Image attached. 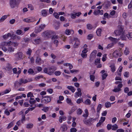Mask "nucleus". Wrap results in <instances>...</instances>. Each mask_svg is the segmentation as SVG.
Returning <instances> with one entry per match:
<instances>
[{"mask_svg":"<svg viewBox=\"0 0 132 132\" xmlns=\"http://www.w3.org/2000/svg\"><path fill=\"white\" fill-rule=\"evenodd\" d=\"M113 36H117L118 35L120 36V38H121L122 40L125 39L126 37L124 34L123 31V29L121 27L119 30H115L113 34Z\"/></svg>","mask_w":132,"mask_h":132,"instance_id":"1","label":"nucleus"},{"mask_svg":"<svg viewBox=\"0 0 132 132\" xmlns=\"http://www.w3.org/2000/svg\"><path fill=\"white\" fill-rule=\"evenodd\" d=\"M32 81V80L31 78L27 79H24L23 78H21L19 79V81H16L14 83V85L15 87H17L20 86L22 84H24L27 83L28 82L31 81Z\"/></svg>","mask_w":132,"mask_h":132,"instance_id":"2","label":"nucleus"},{"mask_svg":"<svg viewBox=\"0 0 132 132\" xmlns=\"http://www.w3.org/2000/svg\"><path fill=\"white\" fill-rule=\"evenodd\" d=\"M42 102L44 103L47 104L50 102L51 100V98L50 96H42Z\"/></svg>","mask_w":132,"mask_h":132,"instance_id":"3","label":"nucleus"},{"mask_svg":"<svg viewBox=\"0 0 132 132\" xmlns=\"http://www.w3.org/2000/svg\"><path fill=\"white\" fill-rule=\"evenodd\" d=\"M53 33V32L52 31H47L43 32L42 35L45 37H51Z\"/></svg>","mask_w":132,"mask_h":132,"instance_id":"4","label":"nucleus"},{"mask_svg":"<svg viewBox=\"0 0 132 132\" xmlns=\"http://www.w3.org/2000/svg\"><path fill=\"white\" fill-rule=\"evenodd\" d=\"M23 54L21 52H18L15 55V59L17 60L23 59Z\"/></svg>","mask_w":132,"mask_h":132,"instance_id":"5","label":"nucleus"},{"mask_svg":"<svg viewBox=\"0 0 132 132\" xmlns=\"http://www.w3.org/2000/svg\"><path fill=\"white\" fill-rule=\"evenodd\" d=\"M96 51L94 50L91 53L90 55L89 61L90 62H92L94 59L96 57Z\"/></svg>","mask_w":132,"mask_h":132,"instance_id":"6","label":"nucleus"},{"mask_svg":"<svg viewBox=\"0 0 132 132\" xmlns=\"http://www.w3.org/2000/svg\"><path fill=\"white\" fill-rule=\"evenodd\" d=\"M94 120H96V119H94L93 118H91L87 120H86V119H85L83 120V122L86 125H89L91 124V122L92 121Z\"/></svg>","mask_w":132,"mask_h":132,"instance_id":"7","label":"nucleus"},{"mask_svg":"<svg viewBox=\"0 0 132 132\" xmlns=\"http://www.w3.org/2000/svg\"><path fill=\"white\" fill-rule=\"evenodd\" d=\"M35 20V18L34 17H30L23 19V21L27 23L32 22Z\"/></svg>","mask_w":132,"mask_h":132,"instance_id":"8","label":"nucleus"},{"mask_svg":"<svg viewBox=\"0 0 132 132\" xmlns=\"http://www.w3.org/2000/svg\"><path fill=\"white\" fill-rule=\"evenodd\" d=\"M10 5L12 8H14L16 5V0H10Z\"/></svg>","mask_w":132,"mask_h":132,"instance_id":"9","label":"nucleus"},{"mask_svg":"<svg viewBox=\"0 0 132 132\" xmlns=\"http://www.w3.org/2000/svg\"><path fill=\"white\" fill-rule=\"evenodd\" d=\"M74 39L75 40L76 42L73 45V47L74 48H77L78 47L79 45V40L77 38H75Z\"/></svg>","mask_w":132,"mask_h":132,"instance_id":"10","label":"nucleus"},{"mask_svg":"<svg viewBox=\"0 0 132 132\" xmlns=\"http://www.w3.org/2000/svg\"><path fill=\"white\" fill-rule=\"evenodd\" d=\"M113 55L114 56L116 57H120L121 56V53L117 51H115L113 53Z\"/></svg>","mask_w":132,"mask_h":132,"instance_id":"11","label":"nucleus"},{"mask_svg":"<svg viewBox=\"0 0 132 132\" xmlns=\"http://www.w3.org/2000/svg\"><path fill=\"white\" fill-rule=\"evenodd\" d=\"M108 38L110 40L114 43H116L120 39L119 38H115L111 37H110Z\"/></svg>","mask_w":132,"mask_h":132,"instance_id":"12","label":"nucleus"},{"mask_svg":"<svg viewBox=\"0 0 132 132\" xmlns=\"http://www.w3.org/2000/svg\"><path fill=\"white\" fill-rule=\"evenodd\" d=\"M46 10L45 9L41 11V15L42 16L44 17H46L47 15V12Z\"/></svg>","mask_w":132,"mask_h":132,"instance_id":"13","label":"nucleus"},{"mask_svg":"<svg viewBox=\"0 0 132 132\" xmlns=\"http://www.w3.org/2000/svg\"><path fill=\"white\" fill-rule=\"evenodd\" d=\"M110 2L108 1H106L105 2L104 4H103L102 5H104L105 6V7L106 9H108L109 7L110 6Z\"/></svg>","mask_w":132,"mask_h":132,"instance_id":"14","label":"nucleus"},{"mask_svg":"<svg viewBox=\"0 0 132 132\" xmlns=\"http://www.w3.org/2000/svg\"><path fill=\"white\" fill-rule=\"evenodd\" d=\"M66 120V117L65 116H61L59 117V121L60 123H62L63 121H65Z\"/></svg>","mask_w":132,"mask_h":132,"instance_id":"15","label":"nucleus"},{"mask_svg":"<svg viewBox=\"0 0 132 132\" xmlns=\"http://www.w3.org/2000/svg\"><path fill=\"white\" fill-rule=\"evenodd\" d=\"M111 68V71L112 72H114L116 70V68L114 64H112L110 66Z\"/></svg>","mask_w":132,"mask_h":132,"instance_id":"16","label":"nucleus"},{"mask_svg":"<svg viewBox=\"0 0 132 132\" xmlns=\"http://www.w3.org/2000/svg\"><path fill=\"white\" fill-rule=\"evenodd\" d=\"M62 132H64L66 131L67 129V128L66 126L65 125H62L61 128Z\"/></svg>","mask_w":132,"mask_h":132,"instance_id":"17","label":"nucleus"},{"mask_svg":"<svg viewBox=\"0 0 132 132\" xmlns=\"http://www.w3.org/2000/svg\"><path fill=\"white\" fill-rule=\"evenodd\" d=\"M42 30L40 29L39 26L36 27L35 28V32L36 33H38L40 32Z\"/></svg>","mask_w":132,"mask_h":132,"instance_id":"18","label":"nucleus"},{"mask_svg":"<svg viewBox=\"0 0 132 132\" xmlns=\"http://www.w3.org/2000/svg\"><path fill=\"white\" fill-rule=\"evenodd\" d=\"M67 88L71 90L72 93L74 92L75 91L76 89L73 87L72 86H68Z\"/></svg>","mask_w":132,"mask_h":132,"instance_id":"19","label":"nucleus"},{"mask_svg":"<svg viewBox=\"0 0 132 132\" xmlns=\"http://www.w3.org/2000/svg\"><path fill=\"white\" fill-rule=\"evenodd\" d=\"M13 71L14 73H17L19 75L20 73L21 72L20 70H19L18 71H17V68H15L13 69Z\"/></svg>","mask_w":132,"mask_h":132,"instance_id":"20","label":"nucleus"},{"mask_svg":"<svg viewBox=\"0 0 132 132\" xmlns=\"http://www.w3.org/2000/svg\"><path fill=\"white\" fill-rule=\"evenodd\" d=\"M7 15H5L3 16L0 19V22H3L7 18Z\"/></svg>","mask_w":132,"mask_h":132,"instance_id":"21","label":"nucleus"},{"mask_svg":"<svg viewBox=\"0 0 132 132\" xmlns=\"http://www.w3.org/2000/svg\"><path fill=\"white\" fill-rule=\"evenodd\" d=\"M48 74L49 75H52L53 72L52 68L50 67H49L48 68Z\"/></svg>","mask_w":132,"mask_h":132,"instance_id":"22","label":"nucleus"},{"mask_svg":"<svg viewBox=\"0 0 132 132\" xmlns=\"http://www.w3.org/2000/svg\"><path fill=\"white\" fill-rule=\"evenodd\" d=\"M84 103L87 105H90L91 103V101L88 98L85 101Z\"/></svg>","mask_w":132,"mask_h":132,"instance_id":"23","label":"nucleus"},{"mask_svg":"<svg viewBox=\"0 0 132 132\" xmlns=\"http://www.w3.org/2000/svg\"><path fill=\"white\" fill-rule=\"evenodd\" d=\"M41 59L40 57H37L36 60V62L38 64H40L41 63H43V62L42 63L41 62Z\"/></svg>","mask_w":132,"mask_h":132,"instance_id":"24","label":"nucleus"},{"mask_svg":"<svg viewBox=\"0 0 132 132\" xmlns=\"http://www.w3.org/2000/svg\"><path fill=\"white\" fill-rule=\"evenodd\" d=\"M111 104L110 102H107L105 103V106L107 108H108L111 106Z\"/></svg>","mask_w":132,"mask_h":132,"instance_id":"25","label":"nucleus"},{"mask_svg":"<svg viewBox=\"0 0 132 132\" xmlns=\"http://www.w3.org/2000/svg\"><path fill=\"white\" fill-rule=\"evenodd\" d=\"M126 36L129 39L132 40V32H130L127 34Z\"/></svg>","mask_w":132,"mask_h":132,"instance_id":"26","label":"nucleus"},{"mask_svg":"<svg viewBox=\"0 0 132 132\" xmlns=\"http://www.w3.org/2000/svg\"><path fill=\"white\" fill-rule=\"evenodd\" d=\"M33 125L32 123H29L27 124L26 128H31L33 127Z\"/></svg>","mask_w":132,"mask_h":132,"instance_id":"27","label":"nucleus"},{"mask_svg":"<svg viewBox=\"0 0 132 132\" xmlns=\"http://www.w3.org/2000/svg\"><path fill=\"white\" fill-rule=\"evenodd\" d=\"M118 128V126L116 124H115L112 126V129L113 130H116Z\"/></svg>","mask_w":132,"mask_h":132,"instance_id":"28","label":"nucleus"},{"mask_svg":"<svg viewBox=\"0 0 132 132\" xmlns=\"http://www.w3.org/2000/svg\"><path fill=\"white\" fill-rule=\"evenodd\" d=\"M87 28L89 30H91L94 28V27L90 24H87Z\"/></svg>","mask_w":132,"mask_h":132,"instance_id":"29","label":"nucleus"},{"mask_svg":"<svg viewBox=\"0 0 132 132\" xmlns=\"http://www.w3.org/2000/svg\"><path fill=\"white\" fill-rule=\"evenodd\" d=\"M81 95L82 93L77 92L75 93V96L76 98H77L78 97L81 96Z\"/></svg>","mask_w":132,"mask_h":132,"instance_id":"30","label":"nucleus"},{"mask_svg":"<svg viewBox=\"0 0 132 132\" xmlns=\"http://www.w3.org/2000/svg\"><path fill=\"white\" fill-rule=\"evenodd\" d=\"M50 107H44L42 110L45 112H47L50 109Z\"/></svg>","mask_w":132,"mask_h":132,"instance_id":"31","label":"nucleus"},{"mask_svg":"<svg viewBox=\"0 0 132 132\" xmlns=\"http://www.w3.org/2000/svg\"><path fill=\"white\" fill-rule=\"evenodd\" d=\"M41 39L38 38L35 40L34 42L36 44H38L41 42Z\"/></svg>","mask_w":132,"mask_h":132,"instance_id":"32","label":"nucleus"},{"mask_svg":"<svg viewBox=\"0 0 132 132\" xmlns=\"http://www.w3.org/2000/svg\"><path fill=\"white\" fill-rule=\"evenodd\" d=\"M14 124L13 122H12L10 123L8 125V126L7 127V129H9L11 128V127H12Z\"/></svg>","mask_w":132,"mask_h":132,"instance_id":"33","label":"nucleus"},{"mask_svg":"<svg viewBox=\"0 0 132 132\" xmlns=\"http://www.w3.org/2000/svg\"><path fill=\"white\" fill-rule=\"evenodd\" d=\"M11 90H9L7 89H6L3 92L1 93L2 95H3L4 94H6L9 93Z\"/></svg>","mask_w":132,"mask_h":132,"instance_id":"34","label":"nucleus"},{"mask_svg":"<svg viewBox=\"0 0 132 132\" xmlns=\"http://www.w3.org/2000/svg\"><path fill=\"white\" fill-rule=\"evenodd\" d=\"M104 16L105 18H106L107 19H109L111 17V16L109 15L107 13H105L104 14Z\"/></svg>","mask_w":132,"mask_h":132,"instance_id":"35","label":"nucleus"},{"mask_svg":"<svg viewBox=\"0 0 132 132\" xmlns=\"http://www.w3.org/2000/svg\"><path fill=\"white\" fill-rule=\"evenodd\" d=\"M101 30L100 29H99L97 30L96 31V32L98 36H101Z\"/></svg>","mask_w":132,"mask_h":132,"instance_id":"36","label":"nucleus"},{"mask_svg":"<svg viewBox=\"0 0 132 132\" xmlns=\"http://www.w3.org/2000/svg\"><path fill=\"white\" fill-rule=\"evenodd\" d=\"M27 97H34V96L32 93L31 92H29L27 94Z\"/></svg>","mask_w":132,"mask_h":132,"instance_id":"37","label":"nucleus"},{"mask_svg":"<svg viewBox=\"0 0 132 132\" xmlns=\"http://www.w3.org/2000/svg\"><path fill=\"white\" fill-rule=\"evenodd\" d=\"M14 49L13 48L11 47H9L8 50V52L9 53L13 52L14 51Z\"/></svg>","mask_w":132,"mask_h":132,"instance_id":"38","label":"nucleus"},{"mask_svg":"<svg viewBox=\"0 0 132 132\" xmlns=\"http://www.w3.org/2000/svg\"><path fill=\"white\" fill-rule=\"evenodd\" d=\"M102 108V105L101 104H98L97 109V112H99V111L101 109V108Z\"/></svg>","mask_w":132,"mask_h":132,"instance_id":"39","label":"nucleus"},{"mask_svg":"<svg viewBox=\"0 0 132 132\" xmlns=\"http://www.w3.org/2000/svg\"><path fill=\"white\" fill-rule=\"evenodd\" d=\"M121 90V89H120L118 87H115L114 89L113 90V91L115 92H118Z\"/></svg>","mask_w":132,"mask_h":132,"instance_id":"40","label":"nucleus"},{"mask_svg":"<svg viewBox=\"0 0 132 132\" xmlns=\"http://www.w3.org/2000/svg\"><path fill=\"white\" fill-rule=\"evenodd\" d=\"M46 25L44 24H42L39 26L40 29L42 30H43L46 27Z\"/></svg>","mask_w":132,"mask_h":132,"instance_id":"41","label":"nucleus"},{"mask_svg":"<svg viewBox=\"0 0 132 132\" xmlns=\"http://www.w3.org/2000/svg\"><path fill=\"white\" fill-rule=\"evenodd\" d=\"M82 112V111L80 109H79L77 111V113L78 115L81 114Z\"/></svg>","mask_w":132,"mask_h":132,"instance_id":"42","label":"nucleus"},{"mask_svg":"<svg viewBox=\"0 0 132 132\" xmlns=\"http://www.w3.org/2000/svg\"><path fill=\"white\" fill-rule=\"evenodd\" d=\"M32 52V50L31 49L29 48L28 49V51L26 52V54H27L30 56Z\"/></svg>","mask_w":132,"mask_h":132,"instance_id":"43","label":"nucleus"},{"mask_svg":"<svg viewBox=\"0 0 132 132\" xmlns=\"http://www.w3.org/2000/svg\"><path fill=\"white\" fill-rule=\"evenodd\" d=\"M25 115L22 114V118L21 120V122L22 123L24 121H25Z\"/></svg>","mask_w":132,"mask_h":132,"instance_id":"44","label":"nucleus"},{"mask_svg":"<svg viewBox=\"0 0 132 132\" xmlns=\"http://www.w3.org/2000/svg\"><path fill=\"white\" fill-rule=\"evenodd\" d=\"M99 9H98L97 10H95L93 12L94 14L95 15H97L99 14Z\"/></svg>","mask_w":132,"mask_h":132,"instance_id":"45","label":"nucleus"},{"mask_svg":"<svg viewBox=\"0 0 132 132\" xmlns=\"http://www.w3.org/2000/svg\"><path fill=\"white\" fill-rule=\"evenodd\" d=\"M61 73V72L60 71H56L54 72V74L56 76L60 75Z\"/></svg>","mask_w":132,"mask_h":132,"instance_id":"46","label":"nucleus"},{"mask_svg":"<svg viewBox=\"0 0 132 132\" xmlns=\"http://www.w3.org/2000/svg\"><path fill=\"white\" fill-rule=\"evenodd\" d=\"M129 52V51L128 48H126L125 50L124 51V54L127 55V54H128Z\"/></svg>","mask_w":132,"mask_h":132,"instance_id":"47","label":"nucleus"},{"mask_svg":"<svg viewBox=\"0 0 132 132\" xmlns=\"http://www.w3.org/2000/svg\"><path fill=\"white\" fill-rule=\"evenodd\" d=\"M66 101L70 105H71L72 104L71 100L68 98H67L66 99Z\"/></svg>","mask_w":132,"mask_h":132,"instance_id":"48","label":"nucleus"},{"mask_svg":"<svg viewBox=\"0 0 132 132\" xmlns=\"http://www.w3.org/2000/svg\"><path fill=\"white\" fill-rule=\"evenodd\" d=\"M16 36L14 35V34H13L12 35L11 38L13 40L16 39L17 37Z\"/></svg>","mask_w":132,"mask_h":132,"instance_id":"49","label":"nucleus"},{"mask_svg":"<svg viewBox=\"0 0 132 132\" xmlns=\"http://www.w3.org/2000/svg\"><path fill=\"white\" fill-rule=\"evenodd\" d=\"M22 33V31L21 30H17L16 32V34L18 35H20Z\"/></svg>","mask_w":132,"mask_h":132,"instance_id":"50","label":"nucleus"},{"mask_svg":"<svg viewBox=\"0 0 132 132\" xmlns=\"http://www.w3.org/2000/svg\"><path fill=\"white\" fill-rule=\"evenodd\" d=\"M94 37V36L92 34H89L87 36V38L88 39H91Z\"/></svg>","mask_w":132,"mask_h":132,"instance_id":"51","label":"nucleus"},{"mask_svg":"<svg viewBox=\"0 0 132 132\" xmlns=\"http://www.w3.org/2000/svg\"><path fill=\"white\" fill-rule=\"evenodd\" d=\"M54 16L56 18L59 19V14L56 12L54 13L53 14Z\"/></svg>","mask_w":132,"mask_h":132,"instance_id":"52","label":"nucleus"},{"mask_svg":"<svg viewBox=\"0 0 132 132\" xmlns=\"http://www.w3.org/2000/svg\"><path fill=\"white\" fill-rule=\"evenodd\" d=\"M108 75V74L106 73H105L103 74L102 76V79L104 80L105 79L106 77Z\"/></svg>","mask_w":132,"mask_h":132,"instance_id":"53","label":"nucleus"},{"mask_svg":"<svg viewBox=\"0 0 132 132\" xmlns=\"http://www.w3.org/2000/svg\"><path fill=\"white\" fill-rule=\"evenodd\" d=\"M53 43L54 44H55V46L57 47L58 46L59 43V41L57 40H55L53 42Z\"/></svg>","mask_w":132,"mask_h":132,"instance_id":"54","label":"nucleus"},{"mask_svg":"<svg viewBox=\"0 0 132 132\" xmlns=\"http://www.w3.org/2000/svg\"><path fill=\"white\" fill-rule=\"evenodd\" d=\"M59 37L58 35H54L52 37V39L53 40H56V39H58Z\"/></svg>","mask_w":132,"mask_h":132,"instance_id":"55","label":"nucleus"},{"mask_svg":"<svg viewBox=\"0 0 132 132\" xmlns=\"http://www.w3.org/2000/svg\"><path fill=\"white\" fill-rule=\"evenodd\" d=\"M70 30L69 29H67L65 30L66 34L67 35H69L71 34Z\"/></svg>","mask_w":132,"mask_h":132,"instance_id":"56","label":"nucleus"},{"mask_svg":"<svg viewBox=\"0 0 132 132\" xmlns=\"http://www.w3.org/2000/svg\"><path fill=\"white\" fill-rule=\"evenodd\" d=\"M28 72L29 74H32L34 73V71L32 69L30 68L28 70Z\"/></svg>","mask_w":132,"mask_h":132,"instance_id":"57","label":"nucleus"},{"mask_svg":"<svg viewBox=\"0 0 132 132\" xmlns=\"http://www.w3.org/2000/svg\"><path fill=\"white\" fill-rule=\"evenodd\" d=\"M77 103L78 104L82 102H83V100L82 99H78L76 101Z\"/></svg>","mask_w":132,"mask_h":132,"instance_id":"58","label":"nucleus"},{"mask_svg":"<svg viewBox=\"0 0 132 132\" xmlns=\"http://www.w3.org/2000/svg\"><path fill=\"white\" fill-rule=\"evenodd\" d=\"M77 129L75 128H71L70 129V132H76Z\"/></svg>","mask_w":132,"mask_h":132,"instance_id":"59","label":"nucleus"},{"mask_svg":"<svg viewBox=\"0 0 132 132\" xmlns=\"http://www.w3.org/2000/svg\"><path fill=\"white\" fill-rule=\"evenodd\" d=\"M24 42L25 43H28L30 40V39L27 37L24 38Z\"/></svg>","mask_w":132,"mask_h":132,"instance_id":"60","label":"nucleus"},{"mask_svg":"<svg viewBox=\"0 0 132 132\" xmlns=\"http://www.w3.org/2000/svg\"><path fill=\"white\" fill-rule=\"evenodd\" d=\"M129 72H126L124 73V76L125 77H129Z\"/></svg>","mask_w":132,"mask_h":132,"instance_id":"61","label":"nucleus"},{"mask_svg":"<svg viewBox=\"0 0 132 132\" xmlns=\"http://www.w3.org/2000/svg\"><path fill=\"white\" fill-rule=\"evenodd\" d=\"M43 77V76H38L36 77L35 78V79L36 80H38V79L40 78H42Z\"/></svg>","mask_w":132,"mask_h":132,"instance_id":"62","label":"nucleus"},{"mask_svg":"<svg viewBox=\"0 0 132 132\" xmlns=\"http://www.w3.org/2000/svg\"><path fill=\"white\" fill-rule=\"evenodd\" d=\"M116 13V11L114 10H112L110 12V14L112 16L114 15Z\"/></svg>","mask_w":132,"mask_h":132,"instance_id":"63","label":"nucleus"},{"mask_svg":"<svg viewBox=\"0 0 132 132\" xmlns=\"http://www.w3.org/2000/svg\"><path fill=\"white\" fill-rule=\"evenodd\" d=\"M90 79L93 81H94L95 79V77L94 76L91 75L90 76Z\"/></svg>","mask_w":132,"mask_h":132,"instance_id":"64","label":"nucleus"}]
</instances>
